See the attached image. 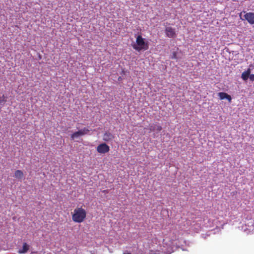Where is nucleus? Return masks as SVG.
<instances>
[{
	"label": "nucleus",
	"mask_w": 254,
	"mask_h": 254,
	"mask_svg": "<svg viewBox=\"0 0 254 254\" xmlns=\"http://www.w3.org/2000/svg\"><path fill=\"white\" fill-rule=\"evenodd\" d=\"M242 14V12H241V13L239 14V16H240V17H241Z\"/></svg>",
	"instance_id": "16"
},
{
	"label": "nucleus",
	"mask_w": 254,
	"mask_h": 254,
	"mask_svg": "<svg viewBox=\"0 0 254 254\" xmlns=\"http://www.w3.org/2000/svg\"><path fill=\"white\" fill-rule=\"evenodd\" d=\"M167 37L168 38H175L176 36L175 30L172 27H167L165 30Z\"/></svg>",
	"instance_id": "6"
},
{
	"label": "nucleus",
	"mask_w": 254,
	"mask_h": 254,
	"mask_svg": "<svg viewBox=\"0 0 254 254\" xmlns=\"http://www.w3.org/2000/svg\"><path fill=\"white\" fill-rule=\"evenodd\" d=\"M156 129L158 130V131H160L162 130V127L160 126H158L157 127V128Z\"/></svg>",
	"instance_id": "15"
},
{
	"label": "nucleus",
	"mask_w": 254,
	"mask_h": 254,
	"mask_svg": "<svg viewBox=\"0 0 254 254\" xmlns=\"http://www.w3.org/2000/svg\"><path fill=\"white\" fill-rule=\"evenodd\" d=\"M24 176L23 173L22 171L17 170L15 171L14 177L18 179H21Z\"/></svg>",
	"instance_id": "11"
},
{
	"label": "nucleus",
	"mask_w": 254,
	"mask_h": 254,
	"mask_svg": "<svg viewBox=\"0 0 254 254\" xmlns=\"http://www.w3.org/2000/svg\"><path fill=\"white\" fill-rule=\"evenodd\" d=\"M5 97L4 95L2 96V97H0V103H1L2 102H5L6 100L4 99Z\"/></svg>",
	"instance_id": "14"
},
{
	"label": "nucleus",
	"mask_w": 254,
	"mask_h": 254,
	"mask_svg": "<svg viewBox=\"0 0 254 254\" xmlns=\"http://www.w3.org/2000/svg\"><path fill=\"white\" fill-rule=\"evenodd\" d=\"M114 138V135L109 131L105 132L103 136V140L106 142L112 140Z\"/></svg>",
	"instance_id": "7"
},
{
	"label": "nucleus",
	"mask_w": 254,
	"mask_h": 254,
	"mask_svg": "<svg viewBox=\"0 0 254 254\" xmlns=\"http://www.w3.org/2000/svg\"><path fill=\"white\" fill-rule=\"evenodd\" d=\"M171 58L172 59H177V53L176 52H174L173 53Z\"/></svg>",
	"instance_id": "12"
},
{
	"label": "nucleus",
	"mask_w": 254,
	"mask_h": 254,
	"mask_svg": "<svg viewBox=\"0 0 254 254\" xmlns=\"http://www.w3.org/2000/svg\"><path fill=\"white\" fill-rule=\"evenodd\" d=\"M243 12L245 13L244 16V19H242L241 17V18L242 20H247L251 24H254V12H246L245 11H243Z\"/></svg>",
	"instance_id": "5"
},
{
	"label": "nucleus",
	"mask_w": 254,
	"mask_h": 254,
	"mask_svg": "<svg viewBox=\"0 0 254 254\" xmlns=\"http://www.w3.org/2000/svg\"><path fill=\"white\" fill-rule=\"evenodd\" d=\"M30 249V246L26 243H24L21 249H19L18 253L19 254H25L27 253Z\"/></svg>",
	"instance_id": "8"
},
{
	"label": "nucleus",
	"mask_w": 254,
	"mask_h": 254,
	"mask_svg": "<svg viewBox=\"0 0 254 254\" xmlns=\"http://www.w3.org/2000/svg\"><path fill=\"white\" fill-rule=\"evenodd\" d=\"M218 96L221 100L226 99L229 102H231L232 98L230 95L225 92H219Z\"/></svg>",
	"instance_id": "9"
},
{
	"label": "nucleus",
	"mask_w": 254,
	"mask_h": 254,
	"mask_svg": "<svg viewBox=\"0 0 254 254\" xmlns=\"http://www.w3.org/2000/svg\"><path fill=\"white\" fill-rule=\"evenodd\" d=\"M251 73V69L248 68L246 71H245L243 72L242 74L241 77L242 78L245 80L246 81L249 77V75Z\"/></svg>",
	"instance_id": "10"
},
{
	"label": "nucleus",
	"mask_w": 254,
	"mask_h": 254,
	"mask_svg": "<svg viewBox=\"0 0 254 254\" xmlns=\"http://www.w3.org/2000/svg\"><path fill=\"white\" fill-rule=\"evenodd\" d=\"M123 254H131L130 253H127V254L124 253Z\"/></svg>",
	"instance_id": "17"
},
{
	"label": "nucleus",
	"mask_w": 254,
	"mask_h": 254,
	"mask_svg": "<svg viewBox=\"0 0 254 254\" xmlns=\"http://www.w3.org/2000/svg\"><path fill=\"white\" fill-rule=\"evenodd\" d=\"M35 254H37V253H35Z\"/></svg>",
	"instance_id": "18"
},
{
	"label": "nucleus",
	"mask_w": 254,
	"mask_h": 254,
	"mask_svg": "<svg viewBox=\"0 0 254 254\" xmlns=\"http://www.w3.org/2000/svg\"><path fill=\"white\" fill-rule=\"evenodd\" d=\"M132 47L135 50L139 52L148 50L149 44L147 42L145 41L141 35H138L136 37L135 43L133 44Z\"/></svg>",
	"instance_id": "2"
},
{
	"label": "nucleus",
	"mask_w": 254,
	"mask_h": 254,
	"mask_svg": "<svg viewBox=\"0 0 254 254\" xmlns=\"http://www.w3.org/2000/svg\"><path fill=\"white\" fill-rule=\"evenodd\" d=\"M97 151L100 154H105L110 150V147L105 143H102L97 147Z\"/></svg>",
	"instance_id": "4"
},
{
	"label": "nucleus",
	"mask_w": 254,
	"mask_h": 254,
	"mask_svg": "<svg viewBox=\"0 0 254 254\" xmlns=\"http://www.w3.org/2000/svg\"><path fill=\"white\" fill-rule=\"evenodd\" d=\"M249 78L251 81H254V74H250Z\"/></svg>",
	"instance_id": "13"
},
{
	"label": "nucleus",
	"mask_w": 254,
	"mask_h": 254,
	"mask_svg": "<svg viewBox=\"0 0 254 254\" xmlns=\"http://www.w3.org/2000/svg\"><path fill=\"white\" fill-rule=\"evenodd\" d=\"M89 129L88 128L84 127L77 131H76L71 135V139L73 140L80 136H83L87 134L89 132Z\"/></svg>",
	"instance_id": "3"
},
{
	"label": "nucleus",
	"mask_w": 254,
	"mask_h": 254,
	"mask_svg": "<svg viewBox=\"0 0 254 254\" xmlns=\"http://www.w3.org/2000/svg\"><path fill=\"white\" fill-rule=\"evenodd\" d=\"M86 211L82 207H77L71 213L72 220L75 223L83 222L86 217Z\"/></svg>",
	"instance_id": "1"
}]
</instances>
